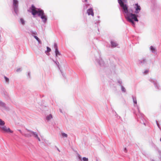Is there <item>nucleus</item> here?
Returning a JSON list of instances; mask_svg holds the SVG:
<instances>
[{"label": "nucleus", "mask_w": 161, "mask_h": 161, "mask_svg": "<svg viewBox=\"0 0 161 161\" xmlns=\"http://www.w3.org/2000/svg\"><path fill=\"white\" fill-rule=\"evenodd\" d=\"M132 99H133V103L134 104V107H137V110L138 111V113H139V114H140V111H139V107L137 104V100H136V97L135 96H133L132 97Z\"/></svg>", "instance_id": "8"}, {"label": "nucleus", "mask_w": 161, "mask_h": 161, "mask_svg": "<svg viewBox=\"0 0 161 161\" xmlns=\"http://www.w3.org/2000/svg\"><path fill=\"white\" fill-rule=\"evenodd\" d=\"M22 70V69L21 68H18L17 69H16V71L17 72H21Z\"/></svg>", "instance_id": "24"}, {"label": "nucleus", "mask_w": 161, "mask_h": 161, "mask_svg": "<svg viewBox=\"0 0 161 161\" xmlns=\"http://www.w3.org/2000/svg\"><path fill=\"white\" fill-rule=\"evenodd\" d=\"M47 50L46 51V52H49L51 51V49L48 47H47Z\"/></svg>", "instance_id": "25"}, {"label": "nucleus", "mask_w": 161, "mask_h": 161, "mask_svg": "<svg viewBox=\"0 0 161 161\" xmlns=\"http://www.w3.org/2000/svg\"><path fill=\"white\" fill-rule=\"evenodd\" d=\"M111 45L112 47H115L118 45V44L116 42L114 41H111Z\"/></svg>", "instance_id": "15"}, {"label": "nucleus", "mask_w": 161, "mask_h": 161, "mask_svg": "<svg viewBox=\"0 0 161 161\" xmlns=\"http://www.w3.org/2000/svg\"><path fill=\"white\" fill-rule=\"evenodd\" d=\"M53 61L54 62V63H55L58 66V64H59V63L58 62H57L56 61H54V60H53Z\"/></svg>", "instance_id": "33"}, {"label": "nucleus", "mask_w": 161, "mask_h": 161, "mask_svg": "<svg viewBox=\"0 0 161 161\" xmlns=\"http://www.w3.org/2000/svg\"><path fill=\"white\" fill-rule=\"evenodd\" d=\"M25 136L26 137H30L32 136H33L36 139H37L39 142H43L44 140V139L41 137L42 138L41 139L38 136L37 134L36 133L32 131H27L25 132Z\"/></svg>", "instance_id": "3"}, {"label": "nucleus", "mask_w": 161, "mask_h": 161, "mask_svg": "<svg viewBox=\"0 0 161 161\" xmlns=\"http://www.w3.org/2000/svg\"><path fill=\"white\" fill-rule=\"evenodd\" d=\"M61 135L62 137L63 138H67L68 137V135L63 132H61Z\"/></svg>", "instance_id": "18"}, {"label": "nucleus", "mask_w": 161, "mask_h": 161, "mask_svg": "<svg viewBox=\"0 0 161 161\" xmlns=\"http://www.w3.org/2000/svg\"><path fill=\"white\" fill-rule=\"evenodd\" d=\"M20 23L22 25H25V21L23 19L21 18L20 19Z\"/></svg>", "instance_id": "20"}, {"label": "nucleus", "mask_w": 161, "mask_h": 161, "mask_svg": "<svg viewBox=\"0 0 161 161\" xmlns=\"http://www.w3.org/2000/svg\"><path fill=\"white\" fill-rule=\"evenodd\" d=\"M87 0H84V1H83L84 2H86Z\"/></svg>", "instance_id": "37"}, {"label": "nucleus", "mask_w": 161, "mask_h": 161, "mask_svg": "<svg viewBox=\"0 0 161 161\" xmlns=\"http://www.w3.org/2000/svg\"><path fill=\"white\" fill-rule=\"evenodd\" d=\"M148 70L146 69L144 70V72H143V73L145 75H146L148 73Z\"/></svg>", "instance_id": "22"}, {"label": "nucleus", "mask_w": 161, "mask_h": 161, "mask_svg": "<svg viewBox=\"0 0 161 161\" xmlns=\"http://www.w3.org/2000/svg\"><path fill=\"white\" fill-rule=\"evenodd\" d=\"M82 160L83 161H88V159L86 157H83L82 158Z\"/></svg>", "instance_id": "23"}, {"label": "nucleus", "mask_w": 161, "mask_h": 161, "mask_svg": "<svg viewBox=\"0 0 161 161\" xmlns=\"http://www.w3.org/2000/svg\"><path fill=\"white\" fill-rule=\"evenodd\" d=\"M156 124H157L158 127L160 129H161L160 127V126L159 124L157 121H156Z\"/></svg>", "instance_id": "29"}, {"label": "nucleus", "mask_w": 161, "mask_h": 161, "mask_svg": "<svg viewBox=\"0 0 161 161\" xmlns=\"http://www.w3.org/2000/svg\"><path fill=\"white\" fill-rule=\"evenodd\" d=\"M149 49L151 52L154 54L157 53V50L156 48L154 46H151L149 47Z\"/></svg>", "instance_id": "12"}, {"label": "nucleus", "mask_w": 161, "mask_h": 161, "mask_svg": "<svg viewBox=\"0 0 161 161\" xmlns=\"http://www.w3.org/2000/svg\"><path fill=\"white\" fill-rule=\"evenodd\" d=\"M124 151L125 152V153H126V152H127V150H126V148H124Z\"/></svg>", "instance_id": "35"}, {"label": "nucleus", "mask_w": 161, "mask_h": 161, "mask_svg": "<svg viewBox=\"0 0 161 161\" xmlns=\"http://www.w3.org/2000/svg\"><path fill=\"white\" fill-rule=\"evenodd\" d=\"M158 153L159 154V155L161 157H160V160L161 161V151H158Z\"/></svg>", "instance_id": "32"}, {"label": "nucleus", "mask_w": 161, "mask_h": 161, "mask_svg": "<svg viewBox=\"0 0 161 161\" xmlns=\"http://www.w3.org/2000/svg\"><path fill=\"white\" fill-rule=\"evenodd\" d=\"M53 118V117L51 114L47 115L46 116V119L47 121H49Z\"/></svg>", "instance_id": "16"}, {"label": "nucleus", "mask_w": 161, "mask_h": 161, "mask_svg": "<svg viewBox=\"0 0 161 161\" xmlns=\"http://www.w3.org/2000/svg\"><path fill=\"white\" fill-rule=\"evenodd\" d=\"M97 62L101 66H104L105 65V63L103 60L100 57L99 58V59H97Z\"/></svg>", "instance_id": "10"}, {"label": "nucleus", "mask_w": 161, "mask_h": 161, "mask_svg": "<svg viewBox=\"0 0 161 161\" xmlns=\"http://www.w3.org/2000/svg\"><path fill=\"white\" fill-rule=\"evenodd\" d=\"M147 60L145 59H142L139 61V64H144L147 63Z\"/></svg>", "instance_id": "13"}, {"label": "nucleus", "mask_w": 161, "mask_h": 161, "mask_svg": "<svg viewBox=\"0 0 161 161\" xmlns=\"http://www.w3.org/2000/svg\"><path fill=\"white\" fill-rule=\"evenodd\" d=\"M78 158L80 160H82V158L81 157L80 155L79 154L78 155Z\"/></svg>", "instance_id": "28"}, {"label": "nucleus", "mask_w": 161, "mask_h": 161, "mask_svg": "<svg viewBox=\"0 0 161 161\" xmlns=\"http://www.w3.org/2000/svg\"><path fill=\"white\" fill-rule=\"evenodd\" d=\"M134 8L135 10V13L136 14L139 13L141 9L140 6L137 3L135 4L134 6Z\"/></svg>", "instance_id": "9"}, {"label": "nucleus", "mask_w": 161, "mask_h": 161, "mask_svg": "<svg viewBox=\"0 0 161 161\" xmlns=\"http://www.w3.org/2000/svg\"><path fill=\"white\" fill-rule=\"evenodd\" d=\"M160 141H161V138H160Z\"/></svg>", "instance_id": "40"}, {"label": "nucleus", "mask_w": 161, "mask_h": 161, "mask_svg": "<svg viewBox=\"0 0 161 161\" xmlns=\"http://www.w3.org/2000/svg\"><path fill=\"white\" fill-rule=\"evenodd\" d=\"M149 80L150 82L153 83L155 87L158 89H160V86L158 84V83L157 82V80L153 79L150 78L149 79Z\"/></svg>", "instance_id": "6"}, {"label": "nucleus", "mask_w": 161, "mask_h": 161, "mask_svg": "<svg viewBox=\"0 0 161 161\" xmlns=\"http://www.w3.org/2000/svg\"><path fill=\"white\" fill-rule=\"evenodd\" d=\"M0 129L2 131L6 133H12L13 132V131L11 130L9 128L7 127L5 125L1 127Z\"/></svg>", "instance_id": "5"}, {"label": "nucleus", "mask_w": 161, "mask_h": 161, "mask_svg": "<svg viewBox=\"0 0 161 161\" xmlns=\"http://www.w3.org/2000/svg\"><path fill=\"white\" fill-rule=\"evenodd\" d=\"M5 122L2 119H0V128L1 127H2L4 125Z\"/></svg>", "instance_id": "19"}, {"label": "nucleus", "mask_w": 161, "mask_h": 161, "mask_svg": "<svg viewBox=\"0 0 161 161\" xmlns=\"http://www.w3.org/2000/svg\"><path fill=\"white\" fill-rule=\"evenodd\" d=\"M37 41H38L39 43H41V41L39 39H38V40H37Z\"/></svg>", "instance_id": "36"}, {"label": "nucleus", "mask_w": 161, "mask_h": 161, "mask_svg": "<svg viewBox=\"0 0 161 161\" xmlns=\"http://www.w3.org/2000/svg\"><path fill=\"white\" fill-rule=\"evenodd\" d=\"M28 11L31 13L33 17H36L38 16L41 18L43 23L44 24L47 23V16L44 13L43 10L40 8H36L33 5H32Z\"/></svg>", "instance_id": "2"}, {"label": "nucleus", "mask_w": 161, "mask_h": 161, "mask_svg": "<svg viewBox=\"0 0 161 161\" xmlns=\"http://www.w3.org/2000/svg\"><path fill=\"white\" fill-rule=\"evenodd\" d=\"M0 106L4 108H6L5 104L1 100H0Z\"/></svg>", "instance_id": "17"}, {"label": "nucleus", "mask_w": 161, "mask_h": 161, "mask_svg": "<svg viewBox=\"0 0 161 161\" xmlns=\"http://www.w3.org/2000/svg\"><path fill=\"white\" fill-rule=\"evenodd\" d=\"M12 3L14 12L17 15L18 14L19 1L18 0H13Z\"/></svg>", "instance_id": "4"}, {"label": "nucleus", "mask_w": 161, "mask_h": 161, "mask_svg": "<svg viewBox=\"0 0 161 161\" xmlns=\"http://www.w3.org/2000/svg\"><path fill=\"white\" fill-rule=\"evenodd\" d=\"M31 72L30 71H28V72H27V77L29 78H30L31 77Z\"/></svg>", "instance_id": "27"}, {"label": "nucleus", "mask_w": 161, "mask_h": 161, "mask_svg": "<svg viewBox=\"0 0 161 161\" xmlns=\"http://www.w3.org/2000/svg\"><path fill=\"white\" fill-rule=\"evenodd\" d=\"M54 47L55 49V57H58V56L61 55L60 53L59 52L58 49L57 44L55 43L54 45Z\"/></svg>", "instance_id": "7"}, {"label": "nucleus", "mask_w": 161, "mask_h": 161, "mask_svg": "<svg viewBox=\"0 0 161 161\" xmlns=\"http://www.w3.org/2000/svg\"><path fill=\"white\" fill-rule=\"evenodd\" d=\"M121 90L123 92H126V89L122 85L121 86Z\"/></svg>", "instance_id": "21"}, {"label": "nucleus", "mask_w": 161, "mask_h": 161, "mask_svg": "<svg viewBox=\"0 0 161 161\" xmlns=\"http://www.w3.org/2000/svg\"><path fill=\"white\" fill-rule=\"evenodd\" d=\"M19 130V131L21 133V130Z\"/></svg>", "instance_id": "38"}, {"label": "nucleus", "mask_w": 161, "mask_h": 161, "mask_svg": "<svg viewBox=\"0 0 161 161\" xmlns=\"http://www.w3.org/2000/svg\"><path fill=\"white\" fill-rule=\"evenodd\" d=\"M4 82L6 84H9V78L5 76H4Z\"/></svg>", "instance_id": "14"}, {"label": "nucleus", "mask_w": 161, "mask_h": 161, "mask_svg": "<svg viewBox=\"0 0 161 161\" xmlns=\"http://www.w3.org/2000/svg\"><path fill=\"white\" fill-rule=\"evenodd\" d=\"M31 34L32 35L34 36V35L35 36V35H36L37 33L36 31H32L31 32Z\"/></svg>", "instance_id": "26"}, {"label": "nucleus", "mask_w": 161, "mask_h": 161, "mask_svg": "<svg viewBox=\"0 0 161 161\" xmlns=\"http://www.w3.org/2000/svg\"><path fill=\"white\" fill-rule=\"evenodd\" d=\"M34 37L36 39V40H38L39 38L36 36L34 35Z\"/></svg>", "instance_id": "31"}, {"label": "nucleus", "mask_w": 161, "mask_h": 161, "mask_svg": "<svg viewBox=\"0 0 161 161\" xmlns=\"http://www.w3.org/2000/svg\"><path fill=\"white\" fill-rule=\"evenodd\" d=\"M87 13L89 15H91L92 16H93L94 14L93 11V10L92 8L88 9L87 10Z\"/></svg>", "instance_id": "11"}, {"label": "nucleus", "mask_w": 161, "mask_h": 161, "mask_svg": "<svg viewBox=\"0 0 161 161\" xmlns=\"http://www.w3.org/2000/svg\"><path fill=\"white\" fill-rule=\"evenodd\" d=\"M118 82L119 84L120 85V86L121 85H122V81H121L119 80V81H118Z\"/></svg>", "instance_id": "30"}, {"label": "nucleus", "mask_w": 161, "mask_h": 161, "mask_svg": "<svg viewBox=\"0 0 161 161\" xmlns=\"http://www.w3.org/2000/svg\"><path fill=\"white\" fill-rule=\"evenodd\" d=\"M136 115H138V114H136Z\"/></svg>", "instance_id": "39"}, {"label": "nucleus", "mask_w": 161, "mask_h": 161, "mask_svg": "<svg viewBox=\"0 0 161 161\" xmlns=\"http://www.w3.org/2000/svg\"><path fill=\"white\" fill-rule=\"evenodd\" d=\"M59 111H60V112H61V113H63V112L62 111V109L60 108V109H59Z\"/></svg>", "instance_id": "34"}, {"label": "nucleus", "mask_w": 161, "mask_h": 161, "mask_svg": "<svg viewBox=\"0 0 161 161\" xmlns=\"http://www.w3.org/2000/svg\"><path fill=\"white\" fill-rule=\"evenodd\" d=\"M125 0H118V2L121 8V11L127 21L131 23L133 26H134L135 21L138 22V15L133 14V10L128 8L126 4L124 3Z\"/></svg>", "instance_id": "1"}]
</instances>
